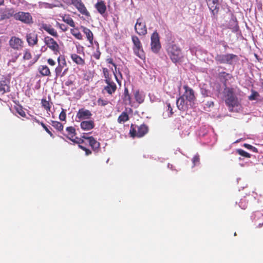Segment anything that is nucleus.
Wrapping results in <instances>:
<instances>
[{
  "instance_id": "9",
  "label": "nucleus",
  "mask_w": 263,
  "mask_h": 263,
  "mask_svg": "<svg viewBox=\"0 0 263 263\" xmlns=\"http://www.w3.org/2000/svg\"><path fill=\"white\" fill-rule=\"evenodd\" d=\"M45 45L52 50L55 54L60 53V46L56 41L50 36H45L44 39Z\"/></svg>"
},
{
  "instance_id": "34",
  "label": "nucleus",
  "mask_w": 263,
  "mask_h": 263,
  "mask_svg": "<svg viewBox=\"0 0 263 263\" xmlns=\"http://www.w3.org/2000/svg\"><path fill=\"white\" fill-rule=\"evenodd\" d=\"M134 97L136 101L139 104H141L144 100V95L141 93L139 90H136L134 92Z\"/></svg>"
},
{
  "instance_id": "28",
  "label": "nucleus",
  "mask_w": 263,
  "mask_h": 263,
  "mask_svg": "<svg viewBox=\"0 0 263 263\" xmlns=\"http://www.w3.org/2000/svg\"><path fill=\"white\" fill-rule=\"evenodd\" d=\"M62 21L72 28L75 27V23L69 14H64L61 16Z\"/></svg>"
},
{
  "instance_id": "37",
  "label": "nucleus",
  "mask_w": 263,
  "mask_h": 263,
  "mask_svg": "<svg viewBox=\"0 0 263 263\" xmlns=\"http://www.w3.org/2000/svg\"><path fill=\"white\" fill-rule=\"evenodd\" d=\"M51 125L60 132L62 131L64 128L63 125L59 121H51Z\"/></svg>"
},
{
  "instance_id": "43",
  "label": "nucleus",
  "mask_w": 263,
  "mask_h": 263,
  "mask_svg": "<svg viewBox=\"0 0 263 263\" xmlns=\"http://www.w3.org/2000/svg\"><path fill=\"white\" fill-rule=\"evenodd\" d=\"M259 96L258 93L255 91L252 90L251 95L249 97V99L251 101L256 100L257 97Z\"/></svg>"
},
{
  "instance_id": "54",
  "label": "nucleus",
  "mask_w": 263,
  "mask_h": 263,
  "mask_svg": "<svg viewBox=\"0 0 263 263\" xmlns=\"http://www.w3.org/2000/svg\"><path fill=\"white\" fill-rule=\"evenodd\" d=\"M229 76V73L226 72H221L219 73V77L220 78L226 79L227 76Z\"/></svg>"
},
{
  "instance_id": "50",
  "label": "nucleus",
  "mask_w": 263,
  "mask_h": 263,
  "mask_svg": "<svg viewBox=\"0 0 263 263\" xmlns=\"http://www.w3.org/2000/svg\"><path fill=\"white\" fill-rule=\"evenodd\" d=\"M199 161H200L199 156L198 155H195L192 159V162L194 164V166H195L197 164L199 163Z\"/></svg>"
},
{
  "instance_id": "17",
  "label": "nucleus",
  "mask_w": 263,
  "mask_h": 263,
  "mask_svg": "<svg viewBox=\"0 0 263 263\" xmlns=\"http://www.w3.org/2000/svg\"><path fill=\"white\" fill-rule=\"evenodd\" d=\"M10 80L6 78L0 81V93L2 95L10 91Z\"/></svg>"
},
{
  "instance_id": "49",
  "label": "nucleus",
  "mask_w": 263,
  "mask_h": 263,
  "mask_svg": "<svg viewBox=\"0 0 263 263\" xmlns=\"http://www.w3.org/2000/svg\"><path fill=\"white\" fill-rule=\"evenodd\" d=\"M66 118V114L64 109H62V111L59 115V119L61 121H65Z\"/></svg>"
},
{
  "instance_id": "27",
  "label": "nucleus",
  "mask_w": 263,
  "mask_h": 263,
  "mask_svg": "<svg viewBox=\"0 0 263 263\" xmlns=\"http://www.w3.org/2000/svg\"><path fill=\"white\" fill-rule=\"evenodd\" d=\"M95 8L99 13L103 15L106 11V6L104 1H101L97 3L95 5Z\"/></svg>"
},
{
  "instance_id": "13",
  "label": "nucleus",
  "mask_w": 263,
  "mask_h": 263,
  "mask_svg": "<svg viewBox=\"0 0 263 263\" xmlns=\"http://www.w3.org/2000/svg\"><path fill=\"white\" fill-rule=\"evenodd\" d=\"M11 48L16 50H21L23 47L24 42L19 37L15 36H12L9 41Z\"/></svg>"
},
{
  "instance_id": "52",
  "label": "nucleus",
  "mask_w": 263,
  "mask_h": 263,
  "mask_svg": "<svg viewBox=\"0 0 263 263\" xmlns=\"http://www.w3.org/2000/svg\"><path fill=\"white\" fill-rule=\"evenodd\" d=\"M101 52L99 49V47L98 48V50H97L96 52L93 55V57L99 60L100 58Z\"/></svg>"
},
{
  "instance_id": "21",
  "label": "nucleus",
  "mask_w": 263,
  "mask_h": 263,
  "mask_svg": "<svg viewBox=\"0 0 263 263\" xmlns=\"http://www.w3.org/2000/svg\"><path fill=\"white\" fill-rule=\"evenodd\" d=\"M95 124L93 120L82 121L80 124L81 128L84 130H89L95 127Z\"/></svg>"
},
{
  "instance_id": "35",
  "label": "nucleus",
  "mask_w": 263,
  "mask_h": 263,
  "mask_svg": "<svg viewBox=\"0 0 263 263\" xmlns=\"http://www.w3.org/2000/svg\"><path fill=\"white\" fill-rule=\"evenodd\" d=\"M129 116L126 111H123L119 116L118 118V122L119 123H122L127 121L129 120Z\"/></svg>"
},
{
  "instance_id": "23",
  "label": "nucleus",
  "mask_w": 263,
  "mask_h": 263,
  "mask_svg": "<svg viewBox=\"0 0 263 263\" xmlns=\"http://www.w3.org/2000/svg\"><path fill=\"white\" fill-rule=\"evenodd\" d=\"M87 139L89 145L91 146L93 151L98 152L100 147V143L92 136H90Z\"/></svg>"
},
{
  "instance_id": "16",
  "label": "nucleus",
  "mask_w": 263,
  "mask_h": 263,
  "mask_svg": "<svg viewBox=\"0 0 263 263\" xmlns=\"http://www.w3.org/2000/svg\"><path fill=\"white\" fill-rule=\"evenodd\" d=\"M26 41L29 46L33 47L37 44L38 35L34 32H31L26 34Z\"/></svg>"
},
{
  "instance_id": "15",
  "label": "nucleus",
  "mask_w": 263,
  "mask_h": 263,
  "mask_svg": "<svg viewBox=\"0 0 263 263\" xmlns=\"http://www.w3.org/2000/svg\"><path fill=\"white\" fill-rule=\"evenodd\" d=\"M183 88L185 92L182 96L184 97L187 101L193 102L196 99L193 89L189 87L187 85H184Z\"/></svg>"
},
{
  "instance_id": "58",
  "label": "nucleus",
  "mask_w": 263,
  "mask_h": 263,
  "mask_svg": "<svg viewBox=\"0 0 263 263\" xmlns=\"http://www.w3.org/2000/svg\"><path fill=\"white\" fill-rule=\"evenodd\" d=\"M80 138H79L78 137H75V138H72V139L70 140L75 143H77V142L79 141V140H80Z\"/></svg>"
},
{
  "instance_id": "18",
  "label": "nucleus",
  "mask_w": 263,
  "mask_h": 263,
  "mask_svg": "<svg viewBox=\"0 0 263 263\" xmlns=\"http://www.w3.org/2000/svg\"><path fill=\"white\" fill-rule=\"evenodd\" d=\"M15 14L13 9L6 8L2 10L0 12V21L8 20L12 16L14 17Z\"/></svg>"
},
{
  "instance_id": "12",
  "label": "nucleus",
  "mask_w": 263,
  "mask_h": 263,
  "mask_svg": "<svg viewBox=\"0 0 263 263\" xmlns=\"http://www.w3.org/2000/svg\"><path fill=\"white\" fill-rule=\"evenodd\" d=\"M134 28L136 32L139 35H145L147 33L146 24L142 22V18H139L137 20Z\"/></svg>"
},
{
  "instance_id": "25",
  "label": "nucleus",
  "mask_w": 263,
  "mask_h": 263,
  "mask_svg": "<svg viewBox=\"0 0 263 263\" xmlns=\"http://www.w3.org/2000/svg\"><path fill=\"white\" fill-rule=\"evenodd\" d=\"M176 104L178 108L180 110L184 111L187 108V104L185 101V98L182 96L177 99Z\"/></svg>"
},
{
  "instance_id": "31",
  "label": "nucleus",
  "mask_w": 263,
  "mask_h": 263,
  "mask_svg": "<svg viewBox=\"0 0 263 263\" xmlns=\"http://www.w3.org/2000/svg\"><path fill=\"white\" fill-rule=\"evenodd\" d=\"M66 131L67 132V134L66 136L69 140H72V138H74L76 135V129L74 127L72 126L67 127L66 128Z\"/></svg>"
},
{
  "instance_id": "61",
  "label": "nucleus",
  "mask_w": 263,
  "mask_h": 263,
  "mask_svg": "<svg viewBox=\"0 0 263 263\" xmlns=\"http://www.w3.org/2000/svg\"><path fill=\"white\" fill-rule=\"evenodd\" d=\"M34 120L35 122H36L37 123H38V124H39L40 125H41V123H43L42 122H40L39 120H37L36 118H34Z\"/></svg>"
},
{
  "instance_id": "48",
  "label": "nucleus",
  "mask_w": 263,
  "mask_h": 263,
  "mask_svg": "<svg viewBox=\"0 0 263 263\" xmlns=\"http://www.w3.org/2000/svg\"><path fill=\"white\" fill-rule=\"evenodd\" d=\"M41 125L45 130V131L51 137L53 138L54 137L51 132L47 126L43 122L41 123Z\"/></svg>"
},
{
  "instance_id": "57",
  "label": "nucleus",
  "mask_w": 263,
  "mask_h": 263,
  "mask_svg": "<svg viewBox=\"0 0 263 263\" xmlns=\"http://www.w3.org/2000/svg\"><path fill=\"white\" fill-rule=\"evenodd\" d=\"M206 105L210 107L214 106V103L213 101H208Z\"/></svg>"
},
{
  "instance_id": "62",
  "label": "nucleus",
  "mask_w": 263,
  "mask_h": 263,
  "mask_svg": "<svg viewBox=\"0 0 263 263\" xmlns=\"http://www.w3.org/2000/svg\"><path fill=\"white\" fill-rule=\"evenodd\" d=\"M89 138V137L86 136H85V135H83V136H82V138L83 139H86V140H88V139H87V138Z\"/></svg>"
},
{
  "instance_id": "51",
  "label": "nucleus",
  "mask_w": 263,
  "mask_h": 263,
  "mask_svg": "<svg viewBox=\"0 0 263 263\" xmlns=\"http://www.w3.org/2000/svg\"><path fill=\"white\" fill-rule=\"evenodd\" d=\"M239 206L242 209H246L247 207V203L245 199H241L239 202Z\"/></svg>"
},
{
  "instance_id": "32",
  "label": "nucleus",
  "mask_w": 263,
  "mask_h": 263,
  "mask_svg": "<svg viewBox=\"0 0 263 263\" xmlns=\"http://www.w3.org/2000/svg\"><path fill=\"white\" fill-rule=\"evenodd\" d=\"M123 102L125 104H131V97L129 93L127 88L125 87L124 89L123 95Z\"/></svg>"
},
{
  "instance_id": "40",
  "label": "nucleus",
  "mask_w": 263,
  "mask_h": 263,
  "mask_svg": "<svg viewBox=\"0 0 263 263\" xmlns=\"http://www.w3.org/2000/svg\"><path fill=\"white\" fill-rule=\"evenodd\" d=\"M102 71L104 75V77L105 78L104 81L107 80H109L112 79L111 76L109 74V71L106 68H103Z\"/></svg>"
},
{
  "instance_id": "36",
  "label": "nucleus",
  "mask_w": 263,
  "mask_h": 263,
  "mask_svg": "<svg viewBox=\"0 0 263 263\" xmlns=\"http://www.w3.org/2000/svg\"><path fill=\"white\" fill-rule=\"evenodd\" d=\"M70 33L76 39L79 40L83 39V36L78 28L71 29Z\"/></svg>"
},
{
  "instance_id": "11",
  "label": "nucleus",
  "mask_w": 263,
  "mask_h": 263,
  "mask_svg": "<svg viewBox=\"0 0 263 263\" xmlns=\"http://www.w3.org/2000/svg\"><path fill=\"white\" fill-rule=\"evenodd\" d=\"M92 116L91 111L85 108L79 109L76 116V121L80 122L82 120H86L90 119Z\"/></svg>"
},
{
  "instance_id": "8",
  "label": "nucleus",
  "mask_w": 263,
  "mask_h": 263,
  "mask_svg": "<svg viewBox=\"0 0 263 263\" xmlns=\"http://www.w3.org/2000/svg\"><path fill=\"white\" fill-rule=\"evenodd\" d=\"M14 18L24 24H30L33 23L32 17L30 13L20 11L15 13Z\"/></svg>"
},
{
  "instance_id": "44",
  "label": "nucleus",
  "mask_w": 263,
  "mask_h": 263,
  "mask_svg": "<svg viewBox=\"0 0 263 263\" xmlns=\"http://www.w3.org/2000/svg\"><path fill=\"white\" fill-rule=\"evenodd\" d=\"M57 26L60 29H61L63 32H65L68 30V27L64 24H61L59 22H57Z\"/></svg>"
},
{
  "instance_id": "55",
  "label": "nucleus",
  "mask_w": 263,
  "mask_h": 263,
  "mask_svg": "<svg viewBox=\"0 0 263 263\" xmlns=\"http://www.w3.org/2000/svg\"><path fill=\"white\" fill-rule=\"evenodd\" d=\"M210 91L206 89H202V94L204 97H208L209 96Z\"/></svg>"
},
{
  "instance_id": "7",
  "label": "nucleus",
  "mask_w": 263,
  "mask_h": 263,
  "mask_svg": "<svg viewBox=\"0 0 263 263\" xmlns=\"http://www.w3.org/2000/svg\"><path fill=\"white\" fill-rule=\"evenodd\" d=\"M151 46L152 51L155 53L159 52L161 49L160 37L158 33L156 31L153 33L151 37Z\"/></svg>"
},
{
  "instance_id": "53",
  "label": "nucleus",
  "mask_w": 263,
  "mask_h": 263,
  "mask_svg": "<svg viewBox=\"0 0 263 263\" xmlns=\"http://www.w3.org/2000/svg\"><path fill=\"white\" fill-rule=\"evenodd\" d=\"M48 64L52 66H53L55 65V62L52 59L49 58L47 60Z\"/></svg>"
},
{
  "instance_id": "45",
  "label": "nucleus",
  "mask_w": 263,
  "mask_h": 263,
  "mask_svg": "<svg viewBox=\"0 0 263 263\" xmlns=\"http://www.w3.org/2000/svg\"><path fill=\"white\" fill-rule=\"evenodd\" d=\"M243 146L248 149L252 150L253 152H255V153L258 152V150H257V148H256L254 146H253L252 145H251L249 144L245 143L243 144Z\"/></svg>"
},
{
  "instance_id": "20",
  "label": "nucleus",
  "mask_w": 263,
  "mask_h": 263,
  "mask_svg": "<svg viewBox=\"0 0 263 263\" xmlns=\"http://www.w3.org/2000/svg\"><path fill=\"white\" fill-rule=\"evenodd\" d=\"M41 27L42 29H44L52 36L56 37H58L59 35L57 31L54 29V28L52 27L51 25L46 23H42L41 25Z\"/></svg>"
},
{
  "instance_id": "30",
  "label": "nucleus",
  "mask_w": 263,
  "mask_h": 263,
  "mask_svg": "<svg viewBox=\"0 0 263 263\" xmlns=\"http://www.w3.org/2000/svg\"><path fill=\"white\" fill-rule=\"evenodd\" d=\"M71 58L73 62L78 65H84L85 64V60L76 53L71 54Z\"/></svg>"
},
{
  "instance_id": "33",
  "label": "nucleus",
  "mask_w": 263,
  "mask_h": 263,
  "mask_svg": "<svg viewBox=\"0 0 263 263\" xmlns=\"http://www.w3.org/2000/svg\"><path fill=\"white\" fill-rule=\"evenodd\" d=\"M42 106L47 111V112L51 111V107L52 105V102L46 100V99L43 98L41 100Z\"/></svg>"
},
{
  "instance_id": "56",
  "label": "nucleus",
  "mask_w": 263,
  "mask_h": 263,
  "mask_svg": "<svg viewBox=\"0 0 263 263\" xmlns=\"http://www.w3.org/2000/svg\"><path fill=\"white\" fill-rule=\"evenodd\" d=\"M18 54L17 53H15V56L12 58V59L10 60L9 61L13 63L15 62L18 58Z\"/></svg>"
},
{
  "instance_id": "38",
  "label": "nucleus",
  "mask_w": 263,
  "mask_h": 263,
  "mask_svg": "<svg viewBox=\"0 0 263 263\" xmlns=\"http://www.w3.org/2000/svg\"><path fill=\"white\" fill-rule=\"evenodd\" d=\"M167 105V114L163 113V116H164V118H170L174 114L173 111V108L171 105V104L170 103H166Z\"/></svg>"
},
{
  "instance_id": "46",
  "label": "nucleus",
  "mask_w": 263,
  "mask_h": 263,
  "mask_svg": "<svg viewBox=\"0 0 263 263\" xmlns=\"http://www.w3.org/2000/svg\"><path fill=\"white\" fill-rule=\"evenodd\" d=\"M97 103L98 105L101 106H104L108 104V101L104 99H102L101 98H99L98 101Z\"/></svg>"
},
{
  "instance_id": "42",
  "label": "nucleus",
  "mask_w": 263,
  "mask_h": 263,
  "mask_svg": "<svg viewBox=\"0 0 263 263\" xmlns=\"http://www.w3.org/2000/svg\"><path fill=\"white\" fill-rule=\"evenodd\" d=\"M16 112L22 117H25L26 114L22 106L16 108Z\"/></svg>"
},
{
  "instance_id": "29",
  "label": "nucleus",
  "mask_w": 263,
  "mask_h": 263,
  "mask_svg": "<svg viewBox=\"0 0 263 263\" xmlns=\"http://www.w3.org/2000/svg\"><path fill=\"white\" fill-rule=\"evenodd\" d=\"M106 61L107 63L112 64L114 66L115 70H113V73H114V75L117 82L118 83H120V81L118 80L117 74V73H118L122 77L121 72L120 71V70L119 69L117 70V65H116L115 63H114L113 60L112 58H110L107 59Z\"/></svg>"
},
{
  "instance_id": "6",
  "label": "nucleus",
  "mask_w": 263,
  "mask_h": 263,
  "mask_svg": "<svg viewBox=\"0 0 263 263\" xmlns=\"http://www.w3.org/2000/svg\"><path fill=\"white\" fill-rule=\"evenodd\" d=\"M216 61L220 64H228L230 65L232 64L233 60H238L237 55L229 53L226 54H217L215 58Z\"/></svg>"
},
{
  "instance_id": "14",
  "label": "nucleus",
  "mask_w": 263,
  "mask_h": 263,
  "mask_svg": "<svg viewBox=\"0 0 263 263\" xmlns=\"http://www.w3.org/2000/svg\"><path fill=\"white\" fill-rule=\"evenodd\" d=\"M71 3L82 14L87 17L90 16L89 12L88 11L81 0H71Z\"/></svg>"
},
{
  "instance_id": "41",
  "label": "nucleus",
  "mask_w": 263,
  "mask_h": 263,
  "mask_svg": "<svg viewBox=\"0 0 263 263\" xmlns=\"http://www.w3.org/2000/svg\"><path fill=\"white\" fill-rule=\"evenodd\" d=\"M237 152L241 156L246 158H250L251 155L241 149H237Z\"/></svg>"
},
{
  "instance_id": "47",
  "label": "nucleus",
  "mask_w": 263,
  "mask_h": 263,
  "mask_svg": "<svg viewBox=\"0 0 263 263\" xmlns=\"http://www.w3.org/2000/svg\"><path fill=\"white\" fill-rule=\"evenodd\" d=\"M78 146L80 148H81L83 151H85V155L86 156H88L91 154V151L89 149L85 147L84 146H83L82 145H78Z\"/></svg>"
},
{
  "instance_id": "10",
  "label": "nucleus",
  "mask_w": 263,
  "mask_h": 263,
  "mask_svg": "<svg viewBox=\"0 0 263 263\" xmlns=\"http://www.w3.org/2000/svg\"><path fill=\"white\" fill-rule=\"evenodd\" d=\"M205 1L212 14V17L217 19L220 8L219 0H205Z\"/></svg>"
},
{
  "instance_id": "39",
  "label": "nucleus",
  "mask_w": 263,
  "mask_h": 263,
  "mask_svg": "<svg viewBox=\"0 0 263 263\" xmlns=\"http://www.w3.org/2000/svg\"><path fill=\"white\" fill-rule=\"evenodd\" d=\"M32 58V54L30 51L28 49H25L24 50V55L23 59L24 60H29Z\"/></svg>"
},
{
  "instance_id": "3",
  "label": "nucleus",
  "mask_w": 263,
  "mask_h": 263,
  "mask_svg": "<svg viewBox=\"0 0 263 263\" xmlns=\"http://www.w3.org/2000/svg\"><path fill=\"white\" fill-rule=\"evenodd\" d=\"M132 40L134 44L133 49L134 53L141 60H145V54L142 44L138 36L133 35Z\"/></svg>"
},
{
  "instance_id": "19",
  "label": "nucleus",
  "mask_w": 263,
  "mask_h": 263,
  "mask_svg": "<svg viewBox=\"0 0 263 263\" xmlns=\"http://www.w3.org/2000/svg\"><path fill=\"white\" fill-rule=\"evenodd\" d=\"M106 85L104 87V89L109 95L115 93L117 90V85L112 79L106 80L105 81Z\"/></svg>"
},
{
  "instance_id": "24",
  "label": "nucleus",
  "mask_w": 263,
  "mask_h": 263,
  "mask_svg": "<svg viewBox=\"0 0 263 263\" xmlns=\"http://www.w3.org/2000/svg\"><path fill=\"white\" fill-rule=\"evenodd\" d=\"M83 32L85 34L88 41L91 45H93V35L92 31L88 28L82 26L81 27Z\"/></svg>"
},
{
  "instance_id": "63",
  "label": "nucleus",
  "mask_w": 263,
  "mask_h": 263,
  "mask_svg": "<svg viewBox=\"0 0 263 263\" xmlns=\"http://www.w3.org/2000/svg\"><path fill=\"white\" fill-rule=\"evenodd\" d=\"M4 3V0H0V6L3 5Z\"/></svg>"
},
{
  "instance_id": "5",
  "label": "nucleus",
  "mask_w": 263,
  "mask_h": 263,
  "mask_svg": "<svg viewBox=\"0 0 263 263\" xmlns=\"http://www.w3.org/2000/svg\"><path fill=\"white\" fill-rule=\"evenodd\" d=\"M58 65L55 69V76L57 78L64 76L68 70V68H66L62 72L64 68L67 66L66 61L64 56L60 55L58 58Z\"/></svg>"
},
{
  "instance_id": "60",
  "label": "nucleus",
  "mask_w": 263,
  "mask_h": 263,
  "mask_svg": "<svg viewBox=\"0 0 263 263\" xmlns=\"http://www.w3.org/2000/svg\"><path fill=\"white\" fill-rule=\"evenodd\" d=\"M84 143V140L82 138H80V140H79V141L77 142V144L79 145H81V144Z\"/></svg>"
},
{
  "instance_id": "1",
  "label": "nucleus",
  "mask_w": 263,
  "mask_h": 263,
  "mask_svg": "<svg viewBox=\"0 0 263 263\" xmlns=\"http://www.w3.org/2000/svg\"><path fill=\"white\" fill-rule=\"evenodd\" d=\"M168 56L174 63L181 62L183 54L181 48L175 44H170L166 48Z\"/></svg>"
},
{
  "instance_id": "22",
  "label": "nucleus",
  "mask_w": 263,
  "mask_h": 263,
  "mask_svg": "<svg viewBox=\"0 0 263 263\" xmlns=\"http://www.w3.org/2000/svg\"><path fill=\"white\" fill-rule=\"evenodd\" d=\"M38 71L42 77H50L51 72L49 68L47 65H40L37 68Z\"/></svg>"
},
{
  "instance_id": "59",
  "label": "nucleus",
  "mask_w": 263,
  "mask_h": 263,
  "mask_svg": "<svg viewBox=\"0 0 263 263\" xmlns=\"http://www.w3.org/2000/svg\"><path fill=\"white\" fill-rule=\"evenodd\" d=\"M39 57V55H36V57L33 59V61L31 63L32 64H34L38 60Z\"/></svg>"
},
{
  "instance_id": "2",
  "label": "nucleus",
  "mask_w": 263,
  "mask_h": 263,
  "mask_svg": "<svg viewBox=\"0 0 263 263\" xmlns=\"http://www.w3.org/2000/svg\"><path fill=\"white\" fill-rule=\"evenodd\" d=\"M223 97L226 105L231 110L239 105L238 99L235 96L233 88L226 87L223 90Z\"/></svg>"
},
{
  "instance_id": "26",
  "label": "nucleus",
  "mask_w": 263,
  "mask_h": 263,
  "mask_svg": "<svg viewBox=\"0 0 263 263\" xmlns=\"http://www.w3.org/2000/svg\"><path fill=\"white\" fill-rule=\"evenodd\" d=\"M228 28L233 31H237L239 28L237 18L236 17L234 16L233 15H232V17L229 23Z\"/></svg>"
},
{
  "instance_id": "4",
  "label": "nucleus",
  "mask_w": 263,
  "mask_h": 263,
  "mask_svg": "<svg viewBox=\"0 0 263 263\" xmlns=\"http://www.w3.org/2000/svg\"><path fill=\"white\" fill-rule=\"evenodd\" d=\"M148 132V127L145 124H141L137 126V130L134 127L133 124L130 126L129 134L133 138L138 137L141 138L146 135Z\"/></svg>"
}]
</instances>
